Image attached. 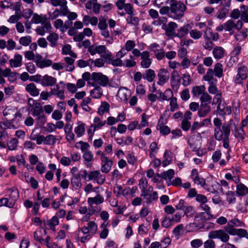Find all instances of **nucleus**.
I'll use <instances>...</instances> for the list:
<instances>
[{
    "instance_id": "774afa93",
    "label": "nucleus",
    "mask_w": 248,
    "mask_h": 248,
    "mask_svg": "<svg viewBox=\"0 0 248 248\" xmlns=\"http://www.w3.org/2000/svg\"><path fill=\"white\" fill-rule=\"evenodd\" d=\"M184 215L187 217H191L195 214L194 208L191 205H187L183 210Z\"/></svg>"
},
{
    "instance_id": "864d4df0",
    "label": "nucleus",
    "mask_w": 248,
    "mask_h": 248,
    "mask_svg": "<svg viewBox=\"0 0 248 248\" xmlns=\"http://www.w3.org/2000/svg\"><path fill=\"white\" fill-rule=\"evenodd\" d=\"M134 10L132 7V14H127L129 16L126 18V20L127 24H131L134 26H137L139 24V19L137 17L133 16Z\"/></svg>"
},
{
    "instance_id": "473e14b6",
    "label": "nucleus",
    "mask_w": 248,
    "mask_h": 248,
    "mask_svg": "<svg viewBox=\"0 0 248 248\" xmlns=\"http://www.w3.org/2000/svg\"><path fill=\"white\" fill-rule=\"evenodd\" d=\"M94 88L90 91V96L93 99H100L103 95V89L100 86H92Z\"/></svg>"
},
{
    "instance_id": "49530a36",
    "label": "nucleus",
    "mask_w": 248,
    "mask_h": 248,
    "mask_svg": "<svg viewBox=\"0 0 248 248\" xmlns=\"http://www.w3.org/2000/svg\"><path fill=\"white\" fill-rule=\"evenodd\" d=\"M159 150V147L156 142H152L149 146V156L151 158H155Z\"/></svg>"
},
{
    "instance_id": "c9c22d12",
    "label": "nucleus",
    "mask_w": 248,
    "mask_h": 248,
    "mask_svg": "<svg viewBox=\"0 0 248 248\" xmlns=\"http://www.w3.org/2000/svg\"><path fill=\"white\" fill-rule=\"evenodd\" d=\"M49 170L45 174V178L48 181H52L54 178V171L57 170L56 165L54 163H50L48 165Z\"/></svg>"
},
{
    "instance_id": "f3484780",
    "label": "nucleus",
    "mask_w": 248,
    "mask_h": 248,
    "mask_svg": "<svg viewBox=\"0 0 248 248\" xmlns=\"http://www.w3.org/2000/svg\"><path fill=\"white\" fill-rule=\"evenodd\" d=\"M140 66L142 68H148L151 66L152 60L150 58V54L148 51H143L140 57Z\"/></svg>"
},
{
    "instance_id": "4be33fe9",
    "label": "nucleus",
    "mask_w": 248,
    "mask_h": 248,
    "mask_svg": "<svg viewBox=\"0 0 248 248\" xmlns=\"http://www.w3.org/2000/svg\"><path fill=\"white\" fill-rule=\"evenodd\" d=\"M131 95L130 90L127 88L123 87L119 89L117 96L120 98L121 101H127Z\"/></svg>"
},
{
    "instance_id": "8fccbe9b",
    "label": "nucleus",
    "mask_w": 248,
    "mask_h": 248,
    "mask_svg": "<svg viewBox=\"0 0 248 248\" xmlns=\"http://www.w3.org/2000/svg\"><path fill=\"white\" fill-rule=\"evenodd\" d=\"M109 104L106 102H102L101 105L98 108L97 113L99 115H103L105 113L108 112L109 110Z\"/></svg>"
},
{
    "instance_id": "2f4dec72",
    "label": "nucleus",
    "mask_w": 248,
    "mask_h": 248,
    "mask_svg": "<svg viewBox=\"0 0 248 248\" xmlns=\"http://www.w3.org/2000/svg\"><path fill=\"white\" fill-rule=\"evenodd\" d=\"M230 6L231 4L224 3L223 7L221 8L217 13V18L220 19L225 18L229 11Z\"/></svg>"
},
{
    "instance_id": "338daca9",
    "label": "nucleus",
    "mask_w": 248,
    "mask_h": 248,
    "mask_svg": "<svg viewBox=\"0 0 248 248\" xmlns=\"http://www.w3.org/2000/svg\"><path fill=\"white\" fill-rule=\"evenodd\" d=\"M136 43L135 41L131 40H128L126 41L124 46L123 47V48L127 52L131 51L135 47Z\"/></svg>"
},
{
    "instance_id": "f8f14e48",
    "label": "nucleus",
    "mask_w": 248,
    "mask_h": 248,
    "mask_svg": "<svg viewBox=\"0 0 248 248\" xmlns=\"http://www.w3.org/2000/svg\"><path fill=\"white\" fill-rule=\"evenodd\" d=\"M65 85L63 81H60L59 84H56L53 88L51 89V93L53 95L56 96L61 100H64Z\"/></svg>"
},
{
    "instance_id": "09e8293b",
    "label": "nucleus",
    "mask_w": 248,
    "mask_h": 248,
    "mask_svg": "<svg viewBox=\"0 0 248 248\" xmlns=\"http://www.w3.org/2000/svg\"><path fill=\"white\" fill-rule=\"evenodd\" d=\"M155 77V72L151 69L146 70L143 75V78L149 82H152L154 80Z\"/></svg>"
},
{
    "instance_id": "37998d69",
    "label": "nucleus",
    "mask_w": 248,
    "mask_h": 248,
    "mask_svg": "<svg viewBox=\"0 0 248 248\" xmlns=\"http://www.w3.org/2000/svg\"><path fill=\"white\" fill-rule=\"evenodd\" d=\"M50 3L54 7L60 6V9L69 10L66 0H50Z\"/></svg>"
},
{
    "instance_id": "de8ad7c7",
    "label": "nucleus",
    "mask_w": 248,
    "mask_h": 248,
    "mask_svg": "<svg viewBox=\"0 0 248 248\" xmlns=\"http://www.w3.org/2000/svg\"><path fill=\"white\" fill-rule=\"evenodd\" d=\"M47 20V17L45 16L39 15L34 14L31 20V22L34 24H44Z\"/></svg>"
},
{
    "instance_id": "3c124183",
    "label": "nucleus",
    "mask_w": 248,
    "mask_h": 248,
    "mask_svg": "<svg viewBox=\"0 0 248 248\" xmlns=\"http://www.w3.org/2000/svg\"><path fill=\"white\" fill-rule=\"evenodd\" d=\"M106 121L103 120L99 117L96 116L93 118V124H92L98 130L102 128L106 124Z\"/></svg>"
},
{
    "instance_id": "72a5a7b5",
    "label": "nucleus",
    "mask_w": 248,
    "mask_h": 248,
    "mask_svg": "<svg viewBox=\"0 0 248 248\" xmlns=\"http://www.w3.org/2000/svg\"><path fill=\"white\" fill-rule=\"evenodd\" d=\"M190 27L189 24H187L181 27L177 31L175 37L182 38L186 37L189 33V28Z\"/></svg>"
},
{
    "instance_id": "f03ea898",
    "label": "nucleus",
    "mask_w": 248,
    "mask_h": 248,
    "mask_svg": "<svg viewBox=\"0 0 248 248\" xmlns=\"http://www.w3.org/2000/svg\"><path fill=\"white\" fill-rule=\"evenodd\" d=\"M91 214H86L82 218L83 221L87 222V226H84L78 229V237L81 243H87L96 233L98 226L93 221H90Z\"/></svg>"
},
{
    "instance_id": "cd10ccee",
    "label": "nucleus",
    "mask_w": 248,
    "mask_h": 248,
    "mask_svg": "<svg viewBox=\"0 0 248 248\" xmlns=\"http://www.w3.org/2000/svg\"><path fill=\"white\" fill-rule=\"evenodd\" d=\"M59 224V219L56 217L53 216L51 219L46 221L45 223V226L47 229L51 230L55 232L56 231V227Z\"/></svg>"
},
{
    "instance_id": "e2e57ef3",
    "label": "nucleus",
    "mask_w": 248,
    "mask_h": 248,
    "mask_svg": "<svg viewBox=\"0 0 248 248\" xmlns=\"http://www.w3.org/2000/svg\"><path fill=\"white\" fill-rule=\"evenodd\" d=\"M245 133L242 127L235 128L234 136L239 141H242L245 138Z\"/></svg>"
},
{
    "instance_id": "20e7f679",
    "label": "nucleus",
    "mask_w": 248,
    "mask_h": 248,
    "mask_svg": "<svg viewBox=\"0 0 248 248\" xmlns=\"http://www.w3.org/2000/svg\"><path fill=\"white\" fill-rule=\"evenodd\" d=\"M190 177L195 184L200 185L207 191L213 193H216L220 186L219 183L212 178L207 179L206 182L203 178L199 175L197 170L195 169L192 170Z\"/></svg>"
},
{
    "instance_id": "5fc2aeb1",
    "label": "nucleus",
    "mask_w": 248,
    "mask_h": 248,
    "mask_svg": "<svg viewBox=\"0 0 248 248\" xmlns=\"http://www.w3.org/2000/svg\"><path fill=\"white\" fill-rule=\"evenodd\" d=\"M64 60L66 64H67V65L65 66L66 70L69 72L73 71L75 69V66L74 65L75 60L71 57H65Z\"/></svg>"
},
{
    "instance_id": "f257e3e1",
    "label": "nucleus",
    "mask_w": 248,
    "mask_h": 248,
    "mask_svg": "<svg viewBox=\"0 0 248 248\" xmlns=\"http://www.w3.org/2000/svg\"><path fill=\"white\" fill-rule=\"evenodd\" d=\"M215 126L214 129V138L217 141H222L223 147L229 149L230 146L229 137L231 134V124L225 123L222 124V121L217 117L213 120Z\"/></svg>"
},
{
    "instance_id": "1a4fd4ad",
    "label": "nucleus",
    "mask_w": 248,
    "mask_h": 248,
    "mask_svg": "<svg viewBox=\"0 0 248 248\" xmlns=\"http://www.w3.org/2000/svg\"><path fill=\"white\" fill-rule=\"evenodd\" d=\"M243 26V23L242 21L238 20L235 23L234 21L232 19H229L224 23V26L225 28V31L229 32L230 35H232L234 33V29L239 31L242 29Z\"/></svg>"
},
{
    "instance_id": "58836bf2",
    "label": "nucleus",
    "mask_w": 248,
    "mask_h": 248,
    "mask_svg": "<svg viewBox=\"0 0 248 248\" xmlns=\"http://www.w3.org/2000/svg\"><path fill=\"white\" fill-rule=\"evenodd\" d=\"M26 91L32 96H38L39 94V90L37 88L36 85L33 83H31L27 84L25 87Z\"/></svg>"
},
{
    "instance_id": "0eeeda50",
    "label": "nucleus",
    "mask_w": 248,
    "mask_h": 248,
    "mask_svg": "<svg viewBox=\"0 0 248 248\" xmlns=\"http://www.w3.org/2000/svg\"><path fill=\"white\" fill-rule=\"evenodd\" d=\"M32 115L36 118L39 125H43L46 121L42 107L40 104H36L33 108Z\"/></svg>"
},
{
    "instance_id": "39448f33",
    "label": "nucleus",
    "mask_w": 248,
    "mask_h": 248,
    "mask_svg": "<svg viewBox=\"0 0 248 248\" xmlns=\"http://www.w3.org/2000/svg\"><path fill=\"white\" fill-rule=\"evenodd\" d=\"M91 86L106 87L109 84L108 77L101 73L93 72L91 75Z\"/></svg>"
},
{
    "instance_id": "f704fd0d",
    "label": "nucleus",
    "mask_w": 248,
    "mask_h": 248,
    "mask_svg": "<svg viewBox=\"0 0 248 248\" xmlns=\"http://www.w3.org/2000/svg\"><path fill=\"white\" fill-rule=\"evenodd\" d=\"M175 174L174 170L173 169H169L167 171L161 173V177L165 180L167 185L171 180Z\"/></svg>"
},
{
    "instance_id": "79ce46f5",
    "label": "nucleus",
    "mask_w": 248,
    "mask_h": 248,
    "mask_svg": "<svg viewBox=\"0 0 248 248\" xmlns=\"http://www.w3.org/2000/svg\"><path fill=\"white\" fill-rule=\"evenodd\" d=\"M85 124L79 122L78 123V126L75 127L74 132L76 134L77 137H82L85 133Z\"/></svg>"
},
{
    "instance_id": "0e129e2a",
    "label": "nucleus",
    "mask_w": 248,
    "mask_h": 248,
    "mask_svg": "<svg viewBox=\"0 0 248 248\" xmlns=\"http://www.w3.org/2000/svg\"><path fill=\"white\" fill-rule=\"evenodd\" d=\"M226 199L229 204L234 203L236 202V196L234 192L232 191H228L226 193Z\"/></svg>"
},
{
    "instance_id": "69168bd1",
    "label": "nucleus",
    "mask_w": 248,
    "mask_h": 248,
    "mask_svg": "<svg viewBox=\"0 0 248 248\" xmlns=\"http://www.w3.org/2000/svg\"><path fill=\"white\" fill-rule=\"evenodd\" d=\"M182 85L185 87L189 86L191 82L190 75L188 72H186L182 75Z\"/></svg>"
},
{
    "instance_id": "e433bc0d",
    "label": "nucleus",
    "mask_w": 248,
    "mask_h": 248,
    "mask_svg": "<svg viewBox=\"0 0 248 248\" xmlns=\"http://www.w3.org/2000/svg\"><path fill=\"white\" fill-rule=\"evenodd\" d=\"M206 88L204 85L194 86L191 90L193 96L199 97L205 92Z\"/></svg>"
},
{
    "instance_id": "423d86ee",
    "label": "nucleus",
    "mask_w": 248,
    "mask_h": 248,
    "mask_svg": "<svg viewBox=\"0 0 248 248\" xmlns=\"http://www.w3.org/2000/svg\"><path fill=\"white\" fill-rule=\"evenodd\" d=\"M126 0H117L115 5L117 8V14L120 16H124L126 14H132V5L129 3H125Z\"/></svg>"
},
{
    "instance_id": "603ef678",
    "label": "nucleus",
    "mask_w": 248,
    "mask_h": 248,
    "mask_svg": "<svg viewBox=\"0 0 248 248\" xmlns=\"http://www.w3.org/2000/svg\"><path fill=\"white\" fill-rule=\"evenodd\" d=\"M62 54L63 55H69L73 58H77V55L71 50V46L67 44L63 46L62 48Z\"/></svg>"
},
{
    "instance_id": "7ed1b4c3",
    "label": "nucleus",
    "mask_w": 248,
    "mask_h": 248,
    "mask_svg": "<svg viewBox=\"0 0 248 248\" xmlns=\"http://www.w3.org/2000/svg\"><path fill=\"white\" fill-rule=\"evenodd\" d=\"M186 9V6L183 2L170 0V6L161 8L159 13L162 15H167L169 17L174 20H180L184 17Z\"/></svg>"
},
{
    "instance_id": "412c9836",
    "label": "nucleus",
    "mask_w": 248,
    "mask_h": 248,
    "mask_svg": "<svg viewBox=\"0 0 248 248\" xmlns=\"http://www.w3.org/2000/svg\"><path fill=\"white\" fill-rule=\"evenodd\" d=\"M156 128L162 135H168L171 132L170 128L168 126L164 125L162 116L158 120Z\"/></svg>"
},
{
    "instance_id": "6e6552de",
    "label": "nucleus",
    "mask_w": 248,
    "mask_h": 248,
    "mask_svg": "<svg viewBox=\"0 0 248 248\" xmlns=\"http://www.w3.org/2000/svg\"><path fill=\"white\" fill-rule=\"evenodd\" d=\"M208 236L209 238L218 239L224 243L227 242L230 239V236L225 230L222 229L210 231Z\"/></svg>"
},
{
    "instance_id": "13d9d810",
    "label": "nucleus",
    "mask_w": 248,
    "mask_h": 248,
    "mask_svg": "<svg viewBox=\"0 0 248 248\" xmlns=\"http://www.w3.org/2000/svg\"><path fill=\"white\" fill-rule=\"evenodd\" d=\"M201 104L209 105L212 100V97L206 92H205L200 97Z\"/></svg>"
},
{
    "instance_id": "680f3d73",
    "label": "nucleus",
    "mask_w": 248,
    "mask_h": 248,
    "mask_svg": "<svg viewBox=\"0 0 248 248\" xmlns=\"http://www.w3.org/2000/svg\"><path fill=\"white\" fill-rule=\"evenodd\" d=\"M171 152L168 150H166L164 155V160L162 162V166L163 167H165L169 165L171 162V159L170 157Z\"/></svg>"
},
{
    "instance_id": "393cba45",
    "label": "nucleus",
    "mask_w": 248,
    "mask_h": 248,
    "mask_svg": "<svg viewBox=\"0 0 248 248\" xmlns=\"http://www.w3.org/2000/svg\"><path fill=\"white\" fill-rule=\"evenodd\" d=\"M57 79L47 75L42 76L41 84L45 87L52 86L56 83Z\"/></svg>"
},
{
    "instance_id": "a18cd8bd",
    "label": "nucleus",
    "mask_w": 248,
    "mask_h": 248,
    "mask_svg": "<svg viewBox=\"0 0 248 248\" xmlns=\"http://www.w3.org/2000/svg\"><path fill=\"white\" fill-rule=\"evenodd\" d=\"M3 114L4 116H8L9 115L14 116V118L16 119L17 117H20L21 114L17 111L15 108H12L10 107H6L3 111Z\"/></svg>"
},
{
    "instance_id": "4468645a",
    "label": "nucleus",
    "mask_w": 248,
    "mask_h": 248,
    "mask_svg": "<svg viewBox=\"0 0 248 248\" xmlns=\"http://www.w3.org/2000/svg\"><path fill=\"white\" fill-rule=\"evenodd\" d=\"M178 28V25L174 22H170L167 25H163L162 29L165 30V34L170 37H175L176 32L175 30Z\"/></svg>"
},
{
    "instance_id": "9d476101",
    "label": "nucleus",
    "mask_w": 248,
    "mask_h": 248,
    "mask_svg": "<svg viewBox=\"0 0 248 248\" xmlns=\"http://www.w3.org/2000/svg\"><path fill=\"white\" fill-rule=\"evenodd\" d=\"M169 78V71L167 69L161 68L157 72L156 83L158 85L163 86L168 82Z\"/></svg>"
},
{
    "instance_id": "c03bdc74",
    "label": "nucleus",
    "mask_w": 248,
    "mask_h": 248,
    "mask_svg": "<svg viewBox=\"0 0 248 248\" xmlns=\"http://www.w3.org/2000/svg\"><path fill=\"white\" fill-rule=\"evenodd\" d=\"M65 22V24H66ZM53 26L56 29H58L62 32H65L67 29L68 27L64 24L63 21L61 19H56L53 22Z\"/></svg>"
},
{
    "instance_id": "052dcab7",
    "label": "nucleus",
    "mask_w": 248,
    "mask_h": 248,
    "mask_svg": "<svg viewBox=\"0 0 248 248\" xmlns=\"http://www.w3.org/2000/svg\"><path fill=\"white\" fill-rule=\"evenodd\" d=\"M15 205V202L13 200H9L6 198L0 199V207L5 206L9 208L13 207Z\"/></svg>"
},
{
    "instance_id": "bf43d9fd",
    "label": "nucleus",
    "mask_w": 248,
    "mask_h": 248,
    "mask_svg": "<svg viewBox=\"0 0 248 248\" xmlns=\"http://www.w3.org/2000/svg\"><path fill=\"white\" fill-rule=\"evenodd\" d=\"M244 226L245 224L242 221L237 218H234L229 220L227 224V226L232 227H244Z\"/></svg>"
},
{
    "instance_id": "6ab92c4d",
    "label": "nucleus",
    "mask_w": 248,
    "mask_h": 248,
    "mask_svg": "<svg viewBox=\"0 0 248 248\" xmlns=\"http://www.w3.org/2000/svg\"><path fill=\"white\" fill-rule=\"evenodd\" d=\"M101 160V170L102 172L107 173L111 170L113 162L112 161L106 157Z\"/></svg>"
},
{
    "instance_id": "7c9ffc66",
    "label": "nucleus",
    "mask_w": 248,
    "mask_h": 248,
    "mask_svg": "<svg viewBox=\"0 0 248 248\" xmlns=\"http://www.w3.org/2000/svg\"><path fill=\"white\" fill-rule=\"evenodd\" d=\"M59 39V34L55 32H51L46 37L49 46L52 47H55L58 46Z\"/></svg>"
},
{
    "instance_id": "9b49d317",
    "label": "nucleus",
    "mask_w": 248,
    "mask_h": 248,
    "mask_svg": "<svg viewBox=\"0 0 248 248\" xmlns=\"http://www.w3.org/2000/svg\"><path fill=\"white\" fill-rule=\"evenodd\" d=\"M181 83V78L179 72L174 70L171 73L170 77V84L172 89L174 92H177Z\"/></svg>"
},
{
    "instance_id": "bb28decb",
    "label": "nucleus",
    "mask_w": 248,
    "mask_h": 248,
    "mask_svg": "<svg viewBox=\"0 0 248 248\" xmlns=\"http://www.w3.org/2000/svg\"><path fill=\"white\" fill-rule=\"evenodd\" d=\"M97 53L101 55V56L106 59H111L112 54L106 48L104 45L96 46Z\"/></svg>"
},
{
    "instance_id": "aec40b11",
    "label": "nucleus",
    "mask_w": 248,
    "mask_h": 248,
    "mask_svg": "<svg viewBox=\"0 0 248 248\" xmlns=\"http://www.w3.org/2000/svg\"><path fill=\"white\" fill-rule=\"evenodd\" d=\"M69 13V10L56 8L52 12L48 13L49 20L56 19L59 16H65Z\"/></svg>"
},
{
    "instance_id": "b1692460",
    "label": "nucleus",
    "mask_w": 248,
    "mask_h": 248,
    "mask_svg": "<svg viewBox=\"0 0 248 248\" xmlns=\"http://www.w3.org/2000/svg\"><path fill=\"white\" fill-rule=\"evenodd\" d=\"M217 111L218 114L221 116L230 115L232 113V108L230 106L219 103L217 107Z\"/></svg>"
},
{
    "instance_id": "4d7b16f0",
    "label": "nucleus",
    "mask_w": 248,
    "mask_h": 248,
    "mask_svg": "<svg viewBox=\"0 0 248 248\" xmlns=\"http://www.w3.org/2000/svg\"><path fill=\"white\" fill-rule=\"evenodd\" d=\"M189 34L190 37L195 40L201 39L202 36V32L196 29H193L189 30Z\"/></svg>"
},
{
    "instance_id": "c756f323",
    "label": "nucleus",
    "mask_w": 248,
    "mask_h": 248,
    "mask_svg": "<svg viewBox=\"0 0 248 248\" xmlns=\"http://www.w3.org/2000/svg\"><path fill=\"white\" fill-rule=\"evenodd\" d=\"M104 202V198L98 193L95 197H89L87 200V202L90 206H92L93 204L99 205Z\"/></svg>"
},
{
    "instance_id": "4c0bfd02",
    "label": "nucleus",
    "mask_w": 248,
    "mask_h": 248,
    "mask_svg": "<svg viewBox=\"0 0 248 248\" xmlns=\"http://www.w3.org/2000/svg\"><path fill=\"white\" fill-rule=\"evenodd\" d=\"M211 111V107L209 105L201 104L200 108L198 112V115L200 117H205Z\"/></svg>"
},
{
    "instance_id": "ddd939ff",
    "label": "nucleus",
    "mask_w": 248,
    "mask_h": 248,
    "mask_svg": "<svg viewBox=\"0 0 248 248\" xmlns=\"http://www.w3.org/2000/svg\"><path fill=\"white\" fill-rule=\"evenodd\" d=\"M248 70L246 66L244 65H240L237 74L234 79V82L236 84H241L243 81L246 79L248 77Z\"/></svg>"
},
{
    "instance_id": "5701e85b",
    "label": "nucleus",
    "mask_w": 248,
    "mask_h": 248,
    "mask_svg": "<svg viewBox=\"0 0 248 248\" xmlns=\"http://www.w3.org/2000/svg\"><path fill=\"white\" fill-rule=\"evenodd\" d=\"M22 56L19 54H15L14 58L9 60L10 66L12 68L20 67L22 64Z\"/></svg>"
},
{
    "instance_id": "2eb2a0df",
    "label": "nucleus",
    "mask_w": 248,
    "mask_h": 248,
    "mask_svg": "<svg viewBox=\"0 0 248 248\" xmlns=\"http://www.w3.org/2000/svg\"><path fill=\"white\" fill-rule=\"evenodd\" d=\"M35 63L36 66L40 68H44L52 65V61L49 59L44 58L39 54H36Z\"/></svg>"
},
{
    "instance_id": "c85d7f7f",
    "label": "nucleus",
    "mask_w": 248,
    "mask_h": 248,
    "mask_svg": "<svg viewBox=\"0 0 248 248\" xmlns=\"http://www.w3.org/2000/svg\"><path fill=\"white\" fill-rule=\"evenodd\" d=\"M213 215H212L211 213H209L204 212H201L197 214L195 216V221H201L203 222L204 221L210 220L212 218H214Z\"/></svg>"
},
{
    "instance_id": "ea45409f",
    "label": "nucleus",
    "mask_w": 248,
    "mask_h": 248,
    "mask_svg": "<svg viewBox=\"0 0 248 248\" xmlns=\"http://www.w3.org/2000/svg\"><path fill=\"white\" fill-rule=\"evenodd\" d=\"M236 193L238 196H244L248 193V188L242 183H239L236 186Z\"/></svg>"
},
{
    "instance_id": "a211bd4d",
    "label": "nucleus",
    "mask_w": 248,
    "mask_h": 248,
    "mask_svg": "<svg viewBox=\"0 0 248 248\" xmlns=\"http://www.w3.org/2000/svg\"><path fill=\"white\" fill-rule=\"evenodd\" d=\"M157 93L158 94L157 99L161 102L169 101L173 96L172 91L169 88L166 89L164 92L158 91Z\"/></svg>"
},
{
    "instance_id": "a19ab883",
    "label": "nucleus",
    "mask_w": 248,
    "mask_h": 248,
    "mask_svg": "<svg viewBox=\"0 0 248 248\" xmlns=\"http://www.w3.org/2000/svg\"><path fill=\"white\" fill-rule=\"evenodd\" d=\"M213 55L214 57L216 59H222L225 53V49L222 47L221 46H216L213 50Z\"/></svg>"
},
{
    "instance_id": "a878e982",
    "label": "nucleus",
    "mask_w": 248,
    "mask_h": 248,
    "mask_svg": "<svg viewBox=\"0 0 248 248\" xmlns=\"http://www.w3.org/2000/svg\"><path fill=\"white\" fill-rule=\"evenodd\" d=\"M71 185L75 190H79L82 187L81 179L79 174L74 175L71 179Z\"/></svg>"
},
{
    "instance_id": "dca6fc26",
    "label": "nucleus",
    "mask_w": 248,
    "mask_h": 248,
    "mask_svg": "<svg viewBox=\"0 0 248 248\" xmlns=\"http://www.w3.org/2000/svg\"><path fill=\"white\" fill-rule=\"evenodd\" d=\"M0 127L3 130L7 129H15L19 127V124L15 119L12 120H6L0 122Z\"/></svg>"
},
{
    "instance_id": "6e6d98bb",
    "label": "nucleus",
    "mask_w": 248,
    "mask_h": 248,
    "mask_svg": "<svg viewBox=\"0 0 248 248\" xmlns=\"http://www.w3.org/2000/svg\"><path fill=\"white\" fill-rule=\"evenodd\" d=\"M241 11V21L245 23H248V7L243 5L240 6Z\"/></svg>"
}]
</instances>
